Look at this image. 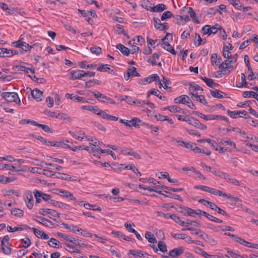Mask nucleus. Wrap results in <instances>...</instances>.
Wrapping results in <instances>:
<instances>
[{
  "label": "nucleus",
  "mask_w": 258,
  "mask_h": 258,
  "mask_svg": "<svg viewBox=\"0 0 258 258\" xmlns=\"http://www.w3.org/2000/svg\"><path fill=\"white\" fill-rule=\"evenodd\" d=\"M1 97L8 102H15L20 104V99L15 92H4L1 94Z\"/></svg>",
  "instance_id": "1"
},
{
  "label": "nucleus",
  "mask_w": 258,
  "mask_h": 258,
  "mask_svg": "<svg viewBox=\"0 0 258 258\" xmlns=\"http://www.w3.org/2000/svg\"><path fill=\"white\" fill-rule=\"evenodd\" d=\"M222 27L219 24H217L213 26H211L209 25H206L204 26L202 28V33L204 35L208 34L210 35L212 34H216L218 30H221Z\"/></svg>",
  "instance_id": "2"
},
{
  "label": "nucleus",
  "mask_w": 258,
  "mask_h": 258,
  "mask_svg": "<svg viewBox=\"0 0 258 258\" xmlns=\"http://www.w3.org/2000/svg\"><path fill=\"white\" fill-rule=\"evenodd\" d=\"M34 195L36 199V204L40 203L41 200L45 201H49L51 199L50 195L46 194L37 189L34 190Z\"/></svg>",
  "instance_id": "3"
},
{
  "label": "nucleus",
  "mask_w": 258,
  "mask_h": 258,
  "mask_svg": "<svg viewBox=\"0 0 258 258\" xmlns=\"http://www.w3.org/2000/svg\"><path fill=\"white\" fill-rule=\"evenodd\" d=\"M25 204L29 209H32L34 205V199L32 192L28 190L24 195Z\"/></svg>",
  "instance_id": "4"
},
{
  "label": "nucleus",
  "mask_w": 258,
  "mask_h": 258,
  "mask_svg": "<svg viewBox=\"0 0 258 258\" xmlns=\"http://www.w3.org/2000/svg\"><path fill=\"white\" fill-rule=\"evenodd\" d=\"M119 122L124 124L127 127H131L133 126L135 127H137L139 126V123L141 122V120L138 117H134L131 120L120 119L119 120Z\"/></svg>",
  "instance_id": "5"
},
{
  "label": "nucleus",
  "mask_w": 258,
  "mask_h": 258,
  "mask_svg": "<svg viewBox=\"0 0 258 258\" xmlns=\"http://www.w3.org/2000/svg\"><path fill=\"white\" fill-rule=\"evenodd\" d=\"M154 26L155 28L160 31L168 29L169 26L167 23H161V20L158 18H154Z\"/></svg>",
  "instance_id": "6"
},
{
  "label": "nucleus",
  "mask_w": 258,
  "mask_h": 258,
  "mask_svg": "<svg viewBox=\"0 0 258 258\" xmlns=\"http://www.w3.org/2000/svg\"><path fill=\"white\" fill-rule=\"evenodd\" d=\"M97 115H100L104 119H106L110 120L117 121L118 120V117L113 116L112 115L107 113L105 111L98 109Z\"/></svg>",
  "instance_id": "7"
},
{
  "label": "nucleus",
  "mask_w": 258,
  "mask_h": 258,
  "mask_svg": "<svg viewBox=\"0 0 258 258\" xmlns=\"http://www.w3.org/2000/svg\"><path fill=\"white\" fill-rule=\"evenodd\" d=\"M182 212L185 215H187L192 217H196L197 215H199L201 213V210H193L191 208L187 207H184L182 209Z\"/></svg>",
  "instance_id": "8"
},
{
  "label": "nucleus",
  "mask_w": 258,
  "mask_h": 258,
  "mask_svg": "<svg viewBox=\"0 0 258 258\" xmlns=\"http://www.w3.org/2000/svg\"><path fill=\"white\" fill-rule=\"evenodd\" d=\"M70 74L71 76L70 77V79L72 80L80 79L84 77L83 71L82 70H77L72 71Z\"/></svg>",
  "instance_id": "9"
},
{
  "label": "nucleus",
  "mask_w": 258,
  "mask_h": 258,
  "mask_svg": "<svg viewBox=\"0 0 258 258\" xmlns=\"http://www.w3.org/2000/svg\"><path fill=\"white\" fill-rule=\"evenodd\" d=\"M47 213L50 215H52L53 217H56L59 218L60 217V214L57 212L56 211L50 209H45L41 208L39 210V213L40 215H44V213Z\"/></svg>",
  "instance_id": "10"
},
{
  "label": "nucleus",
  "mask_w": 258,
  "mask_h": 258,
  "mask_svg": "<svg viewBox=\"0 0 258 258\" xmlns=\"http://www.w3.org/2000/svg\"><path fill=\"white\" fill-rule=\"evenodd\" d=\"M35 220L38 223H41L42 225L49 228H52L53 226V224L52 222L41 217L37 216V218L35 219Z\"/></svg>",
  "instance_id": "11"
},
{
  "label": "nucleus",
  "mask_w": 258,
  "mask_h": 258,
  "mask_svg": "<svg viewBox=\"0 0 258 258\" xmlns=\"http://www.w3.org/2000/svg\"><path fill=\"white\" fill-rule=\"evenodd\" d=\"M184 248L181 246L178 248H174L173 249L170 250L168 254L172 257H175L182 254L184 252Z\"/></svg>",
  "instance_id": "12"
},
{
  "label": "nucleus",
  "mask_w": 258,
  "mask_h": 258,
  "mask_svg": "<svg viewBox=\"0 0 258 258\" xmlns=\"http://www.w3.org/2000/svg\"><path fill=\"white\" fill-rule=\"evenodd\" d=\"M188 101H190V98L186 95H181L174 100L175 103L184 104L185 105H186Z\"/></svg>",
  "instance_id": "13"
},
{
  "label": "nucleus",
  "mask_w": 258,
  "mask_h": 258,
  "mask_svg": "<svg viewBox=\"0 0 258 258\" xmlns=\"http://www.w3.org/2000/svg\"><path fill=\"white\" fill-rule=\"evenodd\" d=\"M1 55L2 57H10L13 55H15L17 53V51L16 50H10L5 48H1Z\"/></svg>",
  "instance_id": "14"
},
{
  "label": "nucleus",
  "mask_w": 258,
  "mask_h": 258,
  "mask_svg": "<svg viewBox=\"0 0 258 258\" xmlns=\"http://www.w3.org/2000/svg\"><path fill=\"white\" fill-rule=\"evenodd\" d=\"M167 9L166 5L163 4H159L156 6L150 7V11L153 12H161Z\"/></svg>",
  "instance_id": "15"
},
{
  "label": "nucleus",
  "mask_w": 258,
  "mask_h": 258,
  "mask_svg": "<svg viewBox=\"0 0 258 258\" xmlns=\"http://www.w3.org/2000/svg\"><path fill=\"white\" fill-rule=\"evenodd\" d=\"M1 8L9 15L15 16L16 15V14H15L14 13V9L15 8H9L6 4L1 3Z\"/></svg>",
  "instance_id": "16"
},
{
  "label": "nucleus",
  "mask_w": 258,
  "mask_h": 258,
  "mask_svg": "<svg viewBox=\"0 0 258 258\" xmlns=\"http://www.w3.org/2000/svg\"><path fill=\"white\" fill-rule=\"evenodd\" d=\"M15 68L17 69L18 71L25 72V73L28 75V76L29 75V72L32 74L35 73V69L33 68L32 67L27 68L23 66H17L15 67Z\"/></svg>",
  "instance_id": "17"
},
{
  "label": "nucleus",
  "mask_w": 258,
  "mask_h": 258,
  "mask_svg": "<svg viewBox=\"0 0 258 258\" xmlns=\"http://www.w3.org/2000/svg\"><path fill=\"white\" fill-rule=\"evenodd\" d=\"M116 48L125 56H128L131 52V50L127 47L120 43L118 44L116 46Z\"/></svg>",
  "instance_id": "18"
},
{
  "label": "nucleus",
  "mask_w": 258,
  "mask_h": 258,
  "mask_svg": "<svg viewBox=\"0 0 258 258\" xmlns=\"http://www.w3.org/2000/svg\"><path fill=\"white\" fill-rule=\"evenodd\" d=\"M32 95L33 98L39 101L42 99L43 92L38 89H35L32 91Z\"/></svg>",
  "instance_id": "19"
},
{
  "label": "nucleus",
  "mask_w": 258,
  "mask_h": 258,
  "mask_svg": "<svg viewBox=\"0 0 258 258\" xmlns=\"http://www.w3.org/2000/svg\"><path fill=\"white\" fill-rule=\"evenodd\" d=\"M60 194V195L63 197H65L66 198L70 199L71 200L76 201V198L73 195V194L67 191L64 190L60 189L58 190Z\"/></svg>",
  "instance_id": "20"
},
{
  "label": "nucleus",
  "mask_w": 258,
  "mask_h": 258,
  "mask_svg": "<svg viewBox=\"0 0 258 258\" xmlns=\"http://www.w3.org/2000/svg\"><path fill=\"white\" fill-rule=\"evenodd\" d=\"M31 228L29 227L27 225H24L23 227H15L14 228H12V227L10 226H8L7 227V231L9 232H14L15 231L20 230H23L24 229H30Z\"/></svg>",
  "instance_id": "21"
},
{
  "label": "nucleus",
  "mask_w": 258,
  "mask_h": 258,
  "mask_svg": "<svg viewBox=\"0 0 258 258\" xmlns=\"http://www.w3.org/2000/svg\"><path fill=\"white\" fill-rule=\"evenodd\" d=\"M66 97L67 98L76 101V102H80L84 100V98L83 97L79 96H77L76 95H74V94L67 93L66 94Z\"/></svg>",
  "instance_id": "22"
},
{
  "label": "nucleus",
  "mask_w": 258,
  "mask_h": 258,
  "mask_svg": "<svg viewBox=\"0 0 258 258\" xmlns=\"http://www.w3.org/2000/svg\"><path fill=\"white\" fill-rule=\"evenodd\" d=\"M209 207L211 209L216 211L219 214L228 216V215L226 213V212L224 210L220 208L216 204L213 203L212 202V203L210 204V206Z\"/></svg>",
  "instance_id": "23"
},
{
  "label": "nucleus",
  "mask_w": 258,
  "mask_h": 258,
  "mask_svg": "<svg viewBox=\"0 0 258 258\" xmlns=\"http://www.w3.org/2000/svg\"><path fill=\"white\" fill-rule=\"evenodd\" d=\"M47 145H50L53 147H62L63 148H70L71 147L67 145L66 144L61 143V142H54L51 141H47V144H46Z\"/></svg>",
  "instance_id": "24"
},
{
  "label": "nucleus",
  "mask_w": 258,
  "mask_h": 258,
  "mask_svg": "<svg viewBox=\"0 0 258 258\" xmlns=\"http://www.w3.org/2000/svg\"><path fill=\"white\" fill-rule=\"evenodd\" d=\"M145 238L148 241L151 243H155L157 242L156 239L154 237V235L151 232L147 231L146 232L145 235Z\"/></svg>",
  "instance_id": "25"
},
{
  "label": "nucleus",
  "mask_w": 258,
  "mask_h": 258,
  "mask_svg": "<svg viewBox=\"0 0 258 258\" xmlns=\"http://www.w3.org/2000/svg\"><path fill=\"white\" fill-rule=\"evenodd\" d=\"M201 79L206 83L207 85L210 87L213 88L214 86L217 85L212 79H209L206 77H201Z\"/></svg>",
  "instance_id": "26"
},
{
  "label": "nucleus",
  "mask_w": 258,
  "mask_h": 258,
  "mask_svg": "<svg viewBox=\"0 0 258 258\" xmlns=\"http://www.w3.org/2000/svg\"><path fill=\"white\" fill-rule=\"evenodd\" d=\"M147 84L150 83L153 81H159V77L157 74H154L147 78H145V80Z\"/></svg>",
  "instance_id": "27"
},
{
  "label": "nucleus",
  "mask_w": 258,
  "mask_h": 258,
  "mask_svg": "<svg viewBox=\"0 0 258 258\" xmlns=\"http://www.w3.org/2000/svg\"><path fill=\"white\" fill-rule=\"evenodd\" d=\"M193 96L196 98V100L203 103L204 105L208 106V103L206 102L204 95H199L197 94H193Z\"/></svg>",
  "instance_id": "28"
},
{
  "label": "nucleus",
  "mask_w": 258,
  "mask_h": 258,
  "mask_svg": "<svg viewBox=\"0 0 258 258\" xmlns=\"http://www.w3.org/2000/svg\"><path fill=\"white\" fill-rule=\"evenodd\" d=\"M193 113L206 120H213V114L206 115L199 111H195Z\"/></svg>",
  "instance_id": "29"
},
{
  "label": "nucleus",
  "mask_w": 258,
  "mask_h": 258,
  "mask_svg": "<svg viewBox=\"0 0 258 258\" xmlns=\"http://www.w3.org/2000/svg\"><path fill=\"white\" fill-rule=\"evenodd\" d=\"M211 94L212 96L214 97L217 98H223V96L222 95V94L223 93L222 91H219L217 89L215 90H210Z\"/></svg>",
  "instance_id": "30"
},
{
  "label": "nucleus",
  "mask_w": 258,
  "mask_h": 258,
  "mask_svg": "<svg viewBox=\"0 0 258 258\" xmlns=\"http://www.w3.org/2000/svg\"><path fill=\"white\" fill-rule=\"evenodd\" d=\"M48 244L50 246L55 247V248H59L60 243L55 238H51L48 242Z\"/></svg>",
  "instance_id": "31"
},
{
  "label": "nucleus",
  "mask_w": 258,
  "mask_h": 258,
  "mask_svg": "<svg viewBox=\"0 0 258 258\" xmlns=\"http://www.w3.org/2000/svg\"><path fill=\"white\" fill-rule=\"evenodd\" d=\"M16 178L15 177L12 176L10 177H6L4 175H1V183H8L9 182H13L16 180Z\"/></svg>",
  "instance_id": "32"
},
{
  "label": "nucleus",
  "mask_w": 258,
  "mask_h": 258,
  "mask_svg": "<svg viewBox=\"0 0 258 258\" xmlns=\"http://www.w3.org/2000/svg\"><path fill=\"white\" fill-rule=\"evenodd\" d=\"M72 241L70 242L73 243L77 246H78L80 247H84L86 246H88V245L85 243L81 242V240L79 239H76L74 237H72Z\"/></svg>",
  "instance_id": "33"
},
{
  "label": "nucleus",
  "mask_w": 258,
  "mask_h": 258,
  "mask_svg": "<svg viewBox=\"0 0 258 258\" xmlns=\"http://www.w3.org/2000/svg\"><path fill=\"white\" fill-rule=\"evenodd\" d=\"M1 249L6 254H10L11 253L12 249L10 247L9 243H4V245H1Z\"/></svg>",
  "instance_id": "34"
},
{
  "label": "nucleus",
  "mask_w": 258,
  "mask_h": 258,
  "mask_svg": "<svg viewBox=\"0 0 258 258\" xmlns=\"http://www.w3.org/2000/svg\"><path fill=\"white\" fill-rule=\"evenodd\" d=\"M189 93L193 96V94H195L194 92L196 91L201 90L203 91V89L200 86H199L197 84H194V85H191L189 88Z\"/></svg>",
  "instance_id": "35"
},
{
  "label": "nucleus",
  "mask_w": 258,
  "mask_h": 258,
  "mask_svg": "<svg viewBox=\"0 0 258 258\" xmlns=\"http://www.w3.org/2000/svg\"><path fill=\"white\" fill-rule=\"evenodd\" d=\"M188 10V13L190 17L195 21L197 24L200 23V21L197 20L196 13L194 12L193 9L191 7L186 8Z\"/></svg>",
  "instance_id": "36"
},
{
  "label": "nucleus",
  "mask_w": 258,
  "mask_h": 258,
  "mask_svg": "<svg viewBox=\"0 0 258 258\" xmlns=\"http://www.w3.org/2000/svg\"><path fill=\"white\" fill-rule=\"evenodd\" d=\"M11 213L15 216L22 217L24 215V212L19 208H14L11 210Z\"/></svg>",
  "instance_id": "37"
},
{
  "label": "nucleus",
  "mask_w": 258,
  "mask_h": 258,
  "mask_svg": "<svg viewBox=\"0 0 258 258\" xmlns=\"http://www.w3.org/2000/svg\"><path fill=\"white\" fill-rule=\"evenodd\" d=\"M225 179L227 181H230L231 183L235 185L241 186L240 182L238 180H237L235 178L232 177L228 174H227V177H226V178Z\"/></svg>",
  "instance_id": "38"
},
{
  "label": "nucleus",
  "mask_w": 258,
  "mask_h": 258,
  "mask_svg": "<svg viewBox=\"0 0 258 258\" xmlns=\"http://www.w3.org/2000/svg\"><path fill=\"white\" fill-rule=\"evenodd\" d=\"M203 39L201 38L199 34L195 33L194 36V44L196 46H199L202 44Z\"/></svg>",
  "instance_id": "39"
},
{
  "label": "nucleus",
  "mask_w": 258,
  "mask_h": 258,
  "mask_svg": "<svg viewBox=\"0 0 258 258\" xmlns=\"http://www.w3.org/2000/svg\"><path fill=\"white\" fill-rule=\"evenodd\" d=\"M221 59V57H218V54L217 53H213L212 55L211 62L213 65H218V64L220 62Z\"/></svg>",
  "instance_id": "40"
},
{
  "label": "nucleus",
  "mask_w": 258,
  "mask_h": 258,
  "mask_svg": "<svg viewBox=\"0 0 258 258\" xmlns=\"http://www.w3.org/2000/svg\"><path fill=\"white\" fill-rule=\"evenodd\" d=\"M211 172L214 174L216 176L225 179L227 177V173L222 171H218L216 169L211 171Z\"/></svg>",
  "instance_id": "41"
},
{
  "label": "nucleus",
  "mask_w": 258,
  "mask_h": 258,
  "mask_svg": "<svg viewBox=\"0 0 258 258\" xmlns=\"http://www.w3.org/2000/svg\"><path fill=\"white\" fill-rule=\"evenodd\" d=\"M150 93H151L152 95H154L155 96H156L160 99L161 100H164L166 98L165 96L161 95V92H160L159 90L155 89H153L151 90Z\"/></svg>",
  "instance_id": "42"
},
{
  "label": "nucleus",
  "mask_w": 258,
  "mask_h": 258,
  "mask_svg": "<svg viewBox=\"0 0 258 258\" xmlns=\"http://www.w3.org/2000/svg\"><path fill=\"white\" fill-rule=\"evenodd\" d=\"M82 109L91 111L95 114L98 113V108L92 106L84 105L82 107Z\"/></svg>",
  "instance_id": "43"
},
{
  "label": "nucleus",
  "mask_w": 258,
  "mask_h": 258,
  "mask_svg": "<svg viewBox=\"0 0 258 258\" xmlns=\"http://www.w3.org/2000/svg\"><path fill=\"white\" fill-rule=\"evenodd\" d=\"M230 3L236 9L240 10L242 5L239 0H228Z\"/></svg>",
  "instance_id": "44"
},
{
  "label": "nucleus",
  "mask_w": 258,
  "mask_h": 258,
  "mask_svg": "<svg viewBox=\"0 0 258 258\" xmlns=\"http://www.w3.org/2000/svg\"><path fill=\"white\" fill-rule=\"evenodd\" d=\"M163 48L167 50V51L170 52L172 54L175 55L176 54V52L175 51L174 48L171 45L169 44V43L167 44H166L165 46H163Z\"/></svg>",
  "instance_id": "45"
},
{
  "label": "nucleus",
  "mask_w": 258,
  "mask_h": 258,
  "mask_svg": "<svg viewBox=\"0 0 258 258\" xmlns=\"http://www.w3.org/2000/svg\"><path fill=\"white\" fill-rule=\"evenodd\" d=\"M165 192L168 194V195H164L162 193L161 195H164L165 197H170V198H173L176 200H178L180 201H182V200L181 198V197L178 195L176 194H173L171 192H169L168 191H165Z\"/></svg>",
  "instance_id": "46"
},
{
  "label": "nucleus",
  "mask_w": 258,
  "mask_h": 258,
  "mask_svg": "<svg viewBox=\"0 0 258 258\" xmlns=\"http://www.w3.org/2000/svg\"><path fill=\"white\" fill-rule=\"evenodd\" d=\"M168 110L172 112H181L182 109L175 105L167 106Z\"/></svg>",
  "instance_id": "47"
},
{
  "label": "nucleus",
  "mask_w": 258,
  "mask_h": 258,
  "mask_svg": "<svg viewBox=\"0 0 258 258\" xmlns=\"http://www.w3.org/2000/svg\"><path fill=\"white\" fill-rule=\"evenodd\" d=\"M158 247L160 251L165 252L167 251V246L163 241H159L158 243Z\"/></svg>",
  "instance_id": "48"
},
{
  "label": "nucleus",
  "mask_w": 258,
  "mask_h": 258,
  "mask_svg": "<svg viewBox=\"0 0 258 258\" xmlns=\"http://www.w3.org/2000/svg\"><path fill=\"white\" fill-rule=\"evenodd\" d=\"M192 125L201 130H206L207 126L201 123L197 119H196L195 122H193Z\"/></svg>",
  "instance_id": "49"
},
{
  "label": "nucleus",
  "mask_w": 258,
  "mask_h": 258,
  "mask_svg": "<svg viewBox=\"0 0 258 258\" xmlns=\"http://www.w3.org/2000/svg\"><path fill=\"white\" fill-rule=\"evenodd\" d=\"M91 52L97 55H100L102 52L101 48L99 46H94L90 48Z\"/></svg>",
  "instance_id": "50"
},
{
  "label": "nucleus",
  "mask_w": 258,
  "mask_h": 258,
  "mask_svg": "<svg viewBox=\"0 0 258 258\" xmlns=\"http://www.w3.org/2000/svg\"><path fill=\"white\" fill-rule=\"evenodd\" d=\"M84 207L86 208L87 209H90L92 210H97L100 211L101 210V208L96 206V205H92L89 203H86L84 204Z\"/></svg>",
  "instance_id": "51"
},
{
  "label": "nucleus",
  "mask_w": 258,
  "mask_h": 258,
  "mask_svg": "<svg viewBox=\"0 0 258 258\" xmlns=\"http://www.w3.org/2000/svg\"><path fill=\"white\" fill-rule=\"evenodd\" d=\"M220 143L221 144L223 145H228L231 146H232L234 149H235L236 148L235 143L234 142L231 141L230 140H221Z\"/></svg>",
  "instance_id": "52"
},
{
  "label": "nucleus",
  "mask_w": 258,
  "mask_h": 258,
  "mask_svg": "<svg viewBox=\"0 0 258 258\" xmlns=\"http://www.w3.org/2000/svg\"><path fill=\"white\" fill-rule=\"evenodd\" d=\"M16 168L11 164L1 163V170L15 169Z\"/></svg>",
  "instance_id": "53"
},
{
  "label": "nucleus",
  "mask_w": 258,
  "mask_h": 258,
  "mask_svg": "<svg viewBox=\"0 0 258 258\" xmlns=\"http://www.w3.org/2000/svg\"><path fill=\"white\" fill-rule=\"evenodd\" d=\"M172 219L174 220L175 222L178 223L179 225L182 226H185V222L182 221L180 217L177 216L175 214H172Z\"/></svg>",
  "instance_id": "54"
},
{
  "label": "nucleus",
  "mask_w": 258,
  "mask_h": 258,
  "mask_svg": "<svg viewBox=\"0 0 258 258\" xmlns=\"http://www.w3.org/2000/svg\"><path fill=\"white\" fill-rule=\"evenodd\" d=\"M35 126L40 127L45 132L51 133L50 128L47 125L42 124L36 122Z\"/></svg>",
  "instance_id": "55"
},
{
  "label": "nucleus",
  "mask_w": 258,
  "mask_h": 258,
  "mask_svg": "<svg viewBox=\"0 0 258 258\" xmlns=\"http://www.w3.org/2000/svg\"><path fill=\"white\" fill-rule=\"evenodd\" d=\"M139 187L141 189H143L144 190H149L150 191H155L160 194H162L161 191H158V190L155 189L153 187H152V186L146 187L145 185H139Z\"/></svg>",
  "instance_id": "56"
},
{
  "label": "nucleus",
  "mask_w": 258,
  "mask_h": 258,
  "mask_svg": "<svg viewBox=\"0 0 258 258\" xmlns=\"http://www.w3.org/2000/svg\"><path fill=\"white\" fill-rule=\"evenodd\" d=\"M21 241L23 243V245L22 246H20V247L27 248L29 246H30L31 244V240L28 238L22 239Z\"/></svg>",
  "instance_id": "57"
},
{
  "label": "nucleus",
  "mask_w": 258,
  "mask_h": 258,
  "mask_svg": "<svg viewBox=\"0 0 258 258\" xmlns=\"http://www.w3.org/2000/svg\"><path fill=\"white\" fill-rule=\"evenodd\" d=\"M128 167H130V169L133 170L134 172L137 175L141 176L142 175L141 173L139 171L138 169L136 167V166L134 164H130L128 166H126L125 168L128 169Z\"/></svg>",
  "instance_id": "58"
},
{
  "label": "nucleus",
  "mask_w": 258,
  "mask_h": 258,
  "mask_svg": "<svg viewBox=\"0 0 258 258\" xmlns=\"http://www.w3.org/2000/svg\"><path fill=\"white\" fill-rule=\"evenodd\" d=\"M172 16L173 15L170 11H166L162 14L161 16V20L165 21L167 19L171 18Z\"/></svg>",
  "instance_id": "59"
},
{
  "label": "nucleus",
  "mask_w": 258,
  "mask_h": 258,
  "mask_svg": "<svg viewBox=\"0 0 258 258\" xmlns=\"http://www.w3.org/2000/svg\"><path fill=\"white\" fill-rule=\"evenodd\" d=\"M98 71L102 72H108L110 70V68L109 67V65L108 64H101L98 68L97 69Z\"/></svg>",
  "instance_id": "60"
},
{
  "label": "nucleus",
  "mask_w": 258,
  "mask_h": 258,
  "mask_svg": "<svg viewBox=\"0 0 258 258\" xmlns=\"http://www.w3.org/2000/svg\"><path fill=\"white\" fill-rule=\"evenodd\" d=\"M57 235L59 237L63 238L66 241H68L69 242L72 241V239L73 237L70 235L65 234H63V233H62L60 232H58L57 233Z\"/></svg>",
  "instance_id": "61"
},
{
  "label": "nucleus",
  "mask_w": 258,
  "mask_h": 258,
  "mask_svg": "<svg viewBox=\"0 0 258 258\" xmlns=\"http://www.w3.org/2000/svg\"><path fill=\"white\" fill-rule=\"evenodd\" d=\"M128 71L132 77L137 76L140 77V75L137 72V69L134 67H131L128 69Z\"/></svg>",
  "instance_id": "62"
},
{
  "label": "nucleus",
  "mask_w": 258,
  "mask_h": 258,
  "mask_svg": "<svg viewBox=\"0 0 258 258\" xmlns=\"http://www.w3.org/2000/svg\"><path fill=\"white\" fill-rule=\"evenodd\" d=\"M256 93L253 92V91H244L243 93V97L244 98H251L255 96Z\"/></svg>",
  "instance_id": "63"
},
{
  "label": "nucleus",
  "mask_w": 258,
  "mask_h": 258,
  "mask_svg": "<svg viewBox=\"0 0 258 258\" xmlns=\"http://www.w3.org/2000/svg\"><path fill=\"white\" fill-rule=\"evenodd\" d=\"M30 172L32 173H38L39 174H42L43 171V169L39 167H31L29 169Z\"/></svg>",
  "instance_id": "64"
}]
</instances>
